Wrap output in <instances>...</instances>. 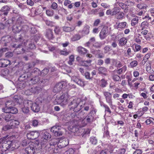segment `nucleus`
Segmentation results:
<instances>
[{
    "label": "nucleus",
    "mask_w": 154,
    "mask_h": 154,
    "mask_svg": "<svg viewBox=\"0 0 154 154\" xmlns=\"http://www.w3.org/2000/svg\"><path fill=\"white\" fill-rule=\"evenodd\" d=\"M82 103H81V100L79 98L74 99L69 103V105L73 109L75 112L79 111L82 107Z\"/></svg>",
    "instance_id": "f257e3e1"
},
{
    "label": "nucleus",
    "mask_w": 154,
    "mask_h": 154,
    "mask_svg": "<svg viewBox=\"0 0 154 154\" xmlns=\"http://www.w3.org/2000/svg\"><path fill=\"white\" fill-rule=\"evenodd\" d=\"M5 105V107L2 109L3 111L10 112L12 114H16L17 113V110L16 108L13 107L14 104L12 101L9 100L7 101Z\"/></svg>",
    "instance_id": "f03ea898"
},
{
    "label": "nucleus",
    "mask_w": 154,
    "mask_h": 154,
    "mask_svg": "<svg viewBox=\"0 0 154 154\" xmlns=\"http://www.w3.org/2000/svg\"><path fill=\"white\" fill-rule=\"evenodd\" d=\"M39 144V143L38 141L35 143H32L25 149L26 152L28 154H34L35 152V149L37 148V147Z\"/></svg>",
    "instance_id": "7ed1b4c3"
},
{
    "label": "nucleus",
    "mask_w": 154,
    "mask_h": 154,
    "mask_svg": "<svg viewBox=\"0 0 154 154\" xmlns=\"http://www.w3.org/2000/svg\"><path fill=\"white\" fill-rule=\"evenodd\" d=\"M68 97V94L67 93H64L55 100V103L56 102V104L66 105L67 104Z\"/></svg>",
    "instance_id": "20e7f679"
},
{
    "label": "nucleus",
    "mask_w": 154,
    "mask_h": 154,
    "mask_svg": "<svg viewBox=\"0 0 154 154\" xmlns=\"http://www.w3.org/2000/svg\"><path fill=\"white\" fill-rule=\"evenodd\" d=\"M23 20L21 17L18 18L15 25L13 27V31L15 33H18L21 30V25L23 24Z\"/></svg>",
    "instance_id": "39448f33"
},
{
    "label": "nucleus",
    "mask_w": 154,
    "mask_h": 154,
    "mask_svg": "<svg viewBox=\"0 0 154 154\" xmlns=\"http://www.w3.org/2000/svg\"><path fill=\"white\" fill-rule=\"evenodd\" d=\"M76 118H75V119ZM71 123L73 124L72 125L68 127V129L71 132L73 133H75L78 131H79L80 130L79 128V125H78L77 124H78L77 122V121L76 119H74L71 122Z\"/></svg>",
    "instance_id": "423d86ee"
},
{
    "label": "nucleus",
    "mask_w": 154,
    "mask_h": 154,
    "mask_svg": "<svg viewBox=\"0 0 154 154\" xmlns=\"http://www.w3.org/2000/svg\"><path fill=\"white\" fill-rule=\"evenodd\" d=\"M61 127L59 125H55L51 127V131L53 133L55 136L59 137L62 135V132L60 131Z\"/></svg>",
    "instance_id": "0eeeda50"
},
{
    "label": "nucleus",
    "mask_w": 154,
    "mask_h": 154,
    "mask_svg": "<svg viewBox=\"0 0 154 154\" xmlns=\"http://www.w3.org/2000/svg\"><path fill=\"white\" fill-rule=\"evenodd\" d=\"M66 83L65 82H62L57 84L54 88L53 91L54 93H57L61 91L63 88L65 87Z\"/></svg>",
    "instance_id": "6e6552de"
},
{
    "label": "nucleus",
    "mask_w": 154,
    "mask_h": 154,
    "mask_svg": "<svg viewBox=\"0 0 154 154\" xmlns=\"http://www.w3.org/2000/svg\"><path fill=\"white\" fill-rule=\"evenodd\" d=\"M25 103L29 104V106L33 112H37L39 111L40 107L36 103H33L31 101L27 100L25 101Z\"/></svg>",
    "instance_id": "1a4fd4ad"
},
{
    "label": "nucleus",
    "mask_w": 154,
    "mask_h": 154,
    "mask_svg": "<svg viewBox=\"0 0 154 154\" xmlns=\"http://www.w3.org/2000/svg\"><path fill=\"white\" fill-rule=\"evenodd\" d=\"M71 79L80 86L84 87L85 85V82L78 76H72Z\"/></svg>",
    "instance_id": "9d476101"
},
{
    "label": "nucleus",
    "mask_w": 154,
    "mask_h": 154,
    "mask_svg": "<svg viewBox=\"0 0 154 154\" xmlns=\"http://www.w3.org/2000/svg\"><path fill=\"white\" fill-rule=\"evenodd\" d=\"M4 112L2 113L0 116V119H3L6 121H9L13 118L10 112H6L3 111Z\"/></svg>",
    "instance_id": "9b49d317"
},
{
    "label": "nucleus",
    "mask_w": 154,
    "mask_h": 154,
    "mask_svg": "<svg viewBox=\"0 0 154 154\" xmlns=\"http://www.w3.org/2000/svg\"><path fill=\"white\" fill-rule=\"evenodd\" d=\"M39 133L36 131H33L28 132L27 134V137L29 139H35L39 135Z\"/></svg>",
    "instance_id": "f8f14e48"
},
{
    "label": "nucleus",
    "mask_w": 154,
    "mask_h": 154,
    "mask_svg": "<svg viewBox=\"0 0 154 154\" xmlns=\"http://www.w3.org/2000/svg\"><path fill=\"white\" fill-rule=\"evenodd\" d=\"M69 144V142L67 140H60L57 143L58 147L61 148L65 147Z\"/></svg>",
    "instance_id": "ddd939ff"
},
{
    "label": "nucleus",
    "mask_w": 154,
    "mask_h": 154,
    "mask_svg": "<svg viewBox=\"0 0 154 154\" xmlns=\"http://www.w3.org/2000/svg\"><path fill=\"white\" fill-rule=\"evenodd\" d=\"M10 8L7 5H5L3 6L1 9L0 11L3 12V13H1L0 15L1 16L4 15L5 16H7L10 11Z\"/></svg>",
    "instance_id": "4468645a"
},
{
    "label": "nucleus",
    "mask_w": 154,
    "mask_h": 154,
    "mask_svg": "<svg viewBox=\"0 0 154 154\" xmlns=\"http://www.w3.org/2000/svg\"><path fill=\"white\" fill-rule=\"evenodd\" d=\"M107 29L105 28H103L100 31L99 34L100 39H103L105 38L107 36Z\"/></svg>",
    "instance_id": "2eb2a0df"
},
{
    "label": "nucleus",
    "mask_w": 154,
    "mask_h": 154,
    "mask_svg": "<svg viewBox=\"0 0 154 154\" xmlns=\"http://www.w3.org/2000/svg\"><path fill=\"white\" fill-rule=\"evenodd\" d=\"M116 24L117 25L116 26V28L119 30L123 29L126 27H128L127 23L126 22H122L118 23H116Z\"/></svg>",
    "instance_id": "dca6fc26"
},
{
    "label": "nucleus",
    "mask_w": 154,
    "mask_h": 154,
    "mask_svg": "<svg viewBox=\"0 0 154 154\" xmlns=\"http://www.w3.org/2000/svg\"><path fill=\"white\" fill-rule=\"evenodd\" d=\"M10 61L7 60L1 59L0 60V67H6L10 64Z\"/></svg>",
    "instance_id": "f3484780"
},
{
    "label": "nucleus",
    "mask_w": 154,
    "mask_h": 154,
    "mask_svg": "<svg viewBox=\"0 0 154 154\" xmlns=\"http://www.w3.org/2000/svg\"><path fill=\"white\" fill-rule=\"evenodd\" d=\"M9 124L10 126L12 127V128H14L16 126L18 125L19 124V122L17 120L12 119L10 121Z\"/></svg>",
    "instance_id": "a211bd4d"
},
{
    "label": "nucleus",
    "mask_w": 154,
    "mask_h": 154,
    "mask_svg": "<svg viewBox=\"0 0 154 154\" xmlns=\"http://www.w3.org/2000/svg\"><path fill=\"white\" fill-rule=\"evenodd\" d=\"M62 28L63 31L66 32H69L73 31L75 29V26H74L70 27L64 26Z\"/></svg>",
    "instance_id": "6ab92c4d"
},
{
    "label": "nucleus",
    "mask_w": 154,
    "mask_h": 154,
    "mask_svg": "<svg viewBox=\"0 0 154 154\" xmlns=\"http://www.w3.org/2000/svg\"><path fill=\"white\" fill-rule=\"evenodd\" d=\"M77 50V51L79 54H86L87 52V50L86 49L81 46L78 47Z\"/></svg>",
    "instance_id": "aec40b11"
},
{
    "label": "nucleus",
    "mask_w": 154,
    "mask_h": 154,
    "mask_svg": "<svg viewBox=\"0 0 154 154\" xmlns=\"http://www.w3.org/2000/svg\"><path fill=\"white\" fill-rule=\"evenodd\" d=\"M45 35L49 39H52L53 38V32L51 29L47 30Z\"/></svg>",
    "instance_id": "412c9836"
},
{
    "label": "nucleus",
    "mask_w": 154,
    "mask_h": 154,
    "mask_svg": "<svg viewBox=\"0 0 154 154\" xmlns=\"http://www.w3.org/2000/svg\"><path fill=\"white\" fill-rule=\"evenodd\" d=\"M41 90V88L39 87H35L32 88L30 90L32 93L38 94Z\"/></svg>",
    "instance_id": "4be33fe9"
},
{
    "label": "nucleus",
    "mask_w": 154,
    "mask_h": 154,
    "mask_svg": "<svg viewBox=\"0 0 154 154\" xmlns=\"http://www.w3.org/2000/svg\"><path fill=\"white\" fill-rule=\"evenodd\" d=\"M30 106H29V104L25 103V101L24 102V107H23L22 109L23 112L24 113H27L28 112L29 110V109Z\"/></svg>",
    "instance_id": "5701e85b"
},
{
    "label": "nucleus",
    "mask_w": 154,
    "mask_h": 154,
    "mask_svg": "<svg viewBox=\"0 0 154 154\" xmlns=\"http://www.w3.org/2000/svg\"><path fill=\"white\" fill-rule=\"evenodd\" d=\"M78 124H77L78 125H79L80 127H83L86 125L87 122L84 118L82 121L79 120L77 121Z\"/></svg>",
    "instance_id": "b1692460"
},
{
    "label": "nucleus",
    "mask_w": 154,
    "mask_h": 154,
    "mask_svg": "<svg viewBox=\"0 0 154 154\" xmlns=\"http://www.w3.org/2000/svg\"><path fill=\"white\" fill-rule=\"evenodd\" d=\"M127 42V39L126 38L123 37L121 38L119 41V45L120 46L125 45Z\"/></svg>",
    "instance_id": "393cba45"
},
{
    "label": "nucleus",
    "mask_w": 154,
    "mask_h": 154,
    "mask_svg": "<svg viewBox=\"0 0 154 154\" xmlns=\"http://www.w3.org/2000/svg\"><path fill=\"white\" fill-rule=\"evenodd\" d=\"M117 3H118V5L120 7L124 10L125 12H127L128 9L127 8L128 7L127 5L122 2H118Z\"/></svg>",
    "instance_id": "a878e982"
},
{
    "label": "nucleus",
    "mask_w": 154,
    "mask_h": 154,
    "mask_svg": "<svg viewBox=\"0 0 154 154\" xmlns=\"http://www.w3.org/2000/svg\"><path fill=\"white\" fill-rule=\"evenodd\" d=\"M81 38V36L80 35L75 34L71 38V40L72 41H76L79 40Z\"/></svg>",
    "instance_id": "bb28decb"
},
{
    "label": "nucleus",
    "mask_w": 154,
    "mask_h": 154,
    "mask_svg": "<svg viewBox=\"0 0 154 154\" xmlns=\"http://www.w3.org/2000/svg\"><path fill=\"white\" fill-rule=\"evenodd\" d=\"M58 13L59 14L62 15L63 14L67 15L68 14V12L66 9L63 8H61L58 10Z\"/></svg>",
    "instance_id": "cd10ccee"
},
{
    "label": "nucleus",
    "mask_w": 154,
    "mask_h": 154,
    "mask_svg": "<svg viewBox=\"0 0 154 154\" xmlns=\"http://www.w3.org/2000/svg\"><path fill=\"white\" fill-rule=\"evenodd\" d=\"M139 21V17L138 16H136L131 20V25L132 26H134L138 23Z\"/></svg>",
    "instance_id": "c85d7f7f"
},
{
    "label": "nucleus",
    "mask_w": 154,
    "mask_h": 154,
    "mask_svg": "<svg viewBox=\"0 0 154 154\" xmlns=\"http://www.w3.org/2000/svg\"><path fill=\"white\" fill-rule=\"evenodd\" d=\"M90 27L88 25L85 26L83 28L82 32L85 34H88L89 32Z\"/></svg>",
    "instance_id": "c756f323"
},
{
    "label": "nucleus",
    "mask_w": 154,
    "mask_h": 154,
    "mask_svg": "<svg viewBox=\"0 0 154 154\" xmlns=\"http://www.w3.org/2000/svg\"><path fill=\"white\" fill-rule=\"evenodd\" d=\"M91 60L86 61L83 60L81 65L86 66H89L91 65Z\"/></svg>",
    "instance_id": "7c9ffc66"
},
{
    "label": "nucleus",
    "mask_w": 154,
    "mask_h": 154,
    "mask_svg": "<svg viewBox=\"0 0 154 154\" xmlns=\"http://www.w3.org/2000/svg\"><path fill=\"white\" fill-rule=\"evenodd\" d=\"M51 137V136L50 134L47 132H45L43 135V138L46 140L49 139Z\"/></svg>",
    "instance_id": "2f4dec72"
},
{
    "label": "nucleus",
    "mask_w": 154,
    "mask_h": 154,
    "mask_svg": "<svg viewBox=\"0 0 154 154\" xmlns=\"http://www.w3.org/2000/svg\"><path fill=\"white\" fill-rule=\"evenodd\" d=\"M46 13L47 15L49 17L53 16L54 14V11L51 9L46 10Z\"/></svg>",
    "instance_id": "473e14b6"
},
{
    "label": "nucleus",
    "mask_w": 154,
    "mask_h": 154,
    "mask_svg": "<svg viewBox=\"0 0 154 154\" xmlns=\"http://www.w3.org/2000/svg\"><path fill=\"white\" fill-rule=\"evenodd\" d=\"M21 26V31L23 32H26L29 30V27L28 25H23L22 24Z\"/></svg>",
    "instance_id": "72a5a7b5"
},
{
    "label": "nucleus",
    "mask_w": 154,
    "mask_h": 154,
    "mask_svg": "<svg viewBox=\"0 0 154 154\" xmlns=\"http://www.w3.org/2000/svg\"><path fill=\"white\" fill-rule=\"evenodd\" d=\"M59 53L60 55L64 56H67L69 54V52L66 49H64L63 50H60L59 51Z\"/></svg>",
    "instance_id": "f704fd0d"
},
{
    "label": "nucleus",
    "mask_w": 154,
    "mask_h": 154,
    "mask_svg": "<svg viewBox=\"0 0 154 154\" xmlns=\"http://www.w3.org/2000/svg\"><path fill=\"white\" fill-rule=\"evenodd\" d=\"M99 71V73L105 74L107 71L106 69L103 67H99L98 69Z\"/></svg>",
    "instance_id": "c9c22d12"
},
{
    "label": "nucleus",
    "mask_w": 154,
    "mask_h": 154,
    "mask_svg": "<svg viewBox=\"0 0 154 154\" xmlns=\"http://www.w3.org/2000/svg\"><path fill=\"white\" fill-rule=\"evenodd\" d=\"M85 119L87 122L88 123L92 121L93 117L90 114H89Z\"/></svg>",
    "instance_id": "e433bc0d"
},
{
    "label": "nucleus",
    "mask_w": 154,
    "mask_h": 154,
    "mask_svg": "<svg viewBox=\"0 0 154 154\" xmlns=\"http://www.w3.org/2000/svg\"><path fill=\"white\" fill-rule=\"evenodd\" d=\"M113 10L112 12V15H115L119 12L120 8L119 7H115L113 9Z\"/></svg>",
    "instance_id": "4c0bfd02"
},
{
    "label": "nucleus",
    "mask_w": 154,
    "mask_h": 154,
    "mask_svg": "<svg viewBox=\"0 0 154 154\" xmlns=\"http://www.w3.org/2000/svg\"><path fill=\"white\" fill-rule=\"evenodd\" d=\"M148 24L147 22L146 21H143L142 23L141 24V27L142 29L143 30L147 28L148 27Z\"/></svg>",
    "instance_id": "58836bf2"
},
{
    "label": "nucleus",
    "mask_w": 154,
    "mask_h": 154,
    "mask_svg": "<svg viewBox=\"0 0 154 154\" xmlns=\"http://www.w3.org/2000/svg\"><path fill=\"white\" fill-rule=\"evenodd\" d=\"M32 81L33 84H35L36 83H40V78L38 76H36L35 78L32 79L31 80Z\"/></svg>",
    "instance_id": "ea45409f"
},
{
    "label": "nucleus",
    "mask_w": 154,
    "mask_h": 154,
    "mask_svg": "<svg viewBox=\"0 0 154 154\" xmlns=\"http://www.w3.org/2000/svg\"><path fill=\"white\" fill-rule=\"evenodd\" d=\"M74 60V56L73 55H70L69 57V60L68 62V63L69 65H71L72 64V62Z\"/></svg>",
    "instance_id": "a19ab883"
},
{
    "label": "nucleus",
    "mask_w": 154,
    "mask_h": 154,
    "mask_svg": "<svg viewBox=\"0 0 154 154\" xmlns=\"http://www.w3.org/2000/svg\"><path fill=\"white\" fill-rule=\"evenodd\" d=\"M13 22L12 20L9 19L5 22V26H6L9 27L13 23Z\"/></svg>",
    "instance_id": "79ce46f5"
},
{
    "label": "nucleus",
    "mask_w": 154,
    "mask_h": 154,
    "mask_svg": "<svg viewBox=\"0 0 154 154\" xmlns=\"http://www.w3.org/2000/svg\"><path fill=\"white\" fill-rule=\"evenodd\" d=\"M117 14L116 18L118 19H122L124 16V13L122 12H120Z\"/></svg>",
    "instance_id": "37998d69"
},
{
    "label": "nucleus",
    "mask_w": 154,
    "mask_h": 154,
    "mask_svg": "<svg viewBox=\"0 0 154 154\" xmlns=\"http://www.w3.org/2000/svg\"><path fill=\"white\" fill-rule=\"evenodd\" d=\"M106 102L109 104L110 106L112 105V96L108 97L106 98Z\"/></svg>",
    "instance_id": "c03bdc74"
},
{
    "label": "nucleus",
    "mask_w": 154,
    "mask_h": 154,
    "mask_svg": "<svg viewBox=\"0 0 154 154\" xmlns=\"http://www.w3.org/2000/svg\"><path fill=\"white\" fill-rule=\"evenodd\" d=\"M137 7L140 9H146L147 6L143 4H139L137 5Z\"/></svg>",
    "instance_id": "a18cd8bd"
},
{
    "label": "nucleus",
    "mask_w": 154,
    "mask_h": 154,
    "mask_svg": "<svg viewBox=\"0 0 154 154\" xmlns=\"http://www.w3.org/2000/svg\"><path fill=\"white\" fill-rule=\"evenodd\" d=\"M74 151L72 148H70L63 154H74Z\"/></svg>",
    "instance_id": "49530a36"
},
{
    "label": "nucleus",
    "mask_w": 154,
    "mask_h": 154,
    "mask_svg": "<svg viewBox=\"0 0 154 154\" xmlns=\"http://www.w3.org/2000/svg\"><path fill=\"white\" fill-rule=\"evenodd\" d=\"M103 45V44L101 42H97L94 44L93 46L97 48H100Z\"/></svg>",
    "instance_id": "de8ad7c7"
},
{
    "label": "nucleus",
    "mask_w": 154,
    "mask_h": 154,
    "mask_svg": "<svg viewBox=\"0 0 154 154\" xmlns=\"http://www.w3.org/2000/svg\"><path fill=\"white\" fill-rule=\"evenodd\" d=\"M100 86L102 87H106L107 84L106 81L104 79H102L100 81Z\"/></svg>",
    "instance_id": "09e8293b"
},
{
    "label": "nucleus",
    "mask_w": 154,
    "mask_h": 154,
    "mask_svg": "<svg viewBox=\"0 0 154 154\" xmlns=\"http://www.w3.org/2000/svg\"><path fill=\"white\" fill-rule=\"evenodd\" d=\"M138 64V62L136 60H134L131 62L130 63V66L132 68H133L136 66Z\"/></svg>",
    "instance_id": "8fccbe9b"
},
{
    "label": "nucleus",
    "mask_w": 154,
    "mask_h": 154,
    "mask_svg": "<svg viewBox=\"0 0 154 154\" xmlns=\"http://www.w3.org/2000/svg\"><path fill=\"white\" fill-rule=\"evenodd\" d=\"M58 142V140L57 139H54L50 143V145L51 146H52V147H54V146L55 145H56Z\"/></svg>",
    "instance_id": "3c124183"
},
{
    "label": "nucleus",
    "mask_w": 154,
    "mask_h": 154,
    "mask_svg": "<svg viewBox=\"0 0 154 154\" xmlns=\"http://www.w3.org/2000/svg\"><path fill=\"white\" fill-rule=\"evenodd\" d=\"M90 141L91 143L94 145L96 144L97 142V140L95 138V137H94L90 138Z\"/></svg>",
    "instance_id": "603ef678"
},
{
    "label": "nucleus",
    "mask_w": 154,
    "mask_h": 154,
    "mask_svg": "<svg viewBox=\"0 0 154 154\" xmlns=\"http://www.w3.org/2000/svg\"><path fill=\"white\" fill-rule=\"evenodd\" d=\"M113 79L115 81H119L121 80L120 77L118 75H114L113 76Z\"/></svg>",
    "instance_id": "864d4df0"
},
{
    "label": "nucleus",
    "mask_w": 154,
    "mask_h": 154,
    "mask_svg": "<svg viewBox=\"0 0 154 154\" xmlns=\"http://www.w3.org/2000/svg\"><path fill=\"white\" fill-rule=\"evenodd\" d=\"M54 31L55 33L57 34H59L60 32V28L58 26H55Z\"/></svg>",
    "instance_id": "5fc2aeb1"
},
{
    "label": "nucleus",
    "mask_w": 154,
    "mask_h": 154,
    "mask_svg": "<svg viewBox=\"0 0 154 154\" xmlns=\"http://www.w3.org/2000/svg\"><path fill=\"white\" fill-rule=\"evenodd\" d=\"M45 23L47 25L51 26H53L54 24L53 22L48 20H46L45 21Z\"/></svg>",
    "instance_id": "6e6d98bb"
},
{
    "label": "nucleus",
    "mask_w": 154,
    "mask_h": 154,
    "mask_svg": "<svg viewBox=\"0 0 154 154\" xmlns=\"http://www.w3.org/2000/svg\"><path fill=\"white\" fill-rule=\"evenodd\" d=\"M146 69L148 72L150 73H152V70L151 69V65H149L146 67Z\"/></svg>",
    "instance_id": "4d7b16f0"
},
{
    "label": "nucleus",
    "mask_w": 154,
    "mask_h": 154,
    "mask_svg": "<svg viewBox=\"0 0 154 154\" xmlns=\"http://www.w3.org/2000/svg\"><path fill=\"white\" fill-rule=\"evenodd\" d=\"M12 127L10 126V124L8 125H5L3 128V130L4 131H6L8 129H12Z\"/></svg>",
    "instance_id": "13d9d810"
},
{
    "label": "nucleus",
    "mask_w": 154,
    "mask_h": 154,
    "mask_svg": "<svg viewBox=\"0 0 154 154\" xmlns=\"http://www.w3.org/2000/svg\"><path fill=\"white\" fill-rule=\"evenodd\" d=\"M52 148L54 149V153H58L59 151V150L60 149L59 147H58L57 145V146L56 147H55V146L54 147H52Z\"/></svg>",
    "instance_id": "bf43d9fd"
},
{
    "label": "nucleus",
    "mask_w": 154,
    "mask_h": 154,
    "mask_svg": "<svg viewBox=\"0 0 154 154\" xmlns=\"http://www.w3.org/2000/svg\"><path fill=\"white\" fill-rule=\"evenodd\" d=\"M143 14V12L142 10L139 11H136L135 12V14L138 16H141Z\"/></svg>",
    "instance_id": "052dcab7"
},
{
    "label": "nucleus",
    "mask_w": 154,
    "mask_h": 154,
    "mask_svg": "<svg viewBox=\"0 0 154 154\" xmlns=\"http://www.w3.org/2000/svg\"><path fill=\"white\" fill-rule=\"evenodd\" d=\"M51 8L54 10H56L57 8V4L55 2H53L51 5Z\"/></svg>",
    "instance_id": "680f3d73"
},
{
    "label": "nucleus",
    "mask_w": 154,
    "mask_h": 154,
    "mask_svg": "<svg viewBox=\"0 0 154 154\" xmlns=\"http://www.w3.org/2000/svg\"><path fill=\"white\" fill-rule=\"evenodd\" d=\"M73 16L72 14H70L66 17L67 20L71 21L73 19Z\"/></svg>",
    "instance_id": "e2e57ef3"
},
{
    "label": "nucleus",
    "mask_w": 154,
    "mask_h": 154,
    "mask_svg": "<svg viewBox=\"0 0 154 154\" xmlns=\"http://www.w3.org/2000/svg\"><path fill=\"white\" fill-rule=\"evenodd\" d=\"M125 149L124 148H122L119 150V154H124L125 152Z\"/></svg>",
    "instance_id": "0e129e2a"
},
{
    "label": "nucleus",
    "mask_w": 154,
    "mask_h": 154,
    "mask_svg": "<svg viewBox=\"0 0 154 154\" xmlns=\"http://www.w3.org/2000/svg\"><path fill=\"white\" fill-rule=\"evenodd\" d=\"M32 125L34 126H36L38 124V121L37 120H33L32 121Z\"/></svg>",
    "instance_id": "69168bd1"
},
{
    "label": "nucleus",
    "mask_w": 154,
    "mask_h": 154,
    "mask_svg": "<svg viewBox=\"0 0 154 154\" xmlns=\"http://www.w3.org/2000/svg\"><path fill=\"white\" fill-rule=\"evenodd\" d=\"M27 3L28 5H29L31 6H32L34 4V2L31 0H27Z\"/></svg>",
    "instance_id": "338daca9"
},
{
    "label": "nucleus",
    "mask_w": 154,
    "mask_h": 154,
    "mask_svg": "<svg viewBox=\"0 0 154 154\" xmlns=\"http://www.w3.org/2000/svg\"><path fill=\"white\" fill-rule=\"evenodd\" d=\"M142 153V150L141 149H138L135 151L133 154H141Z\"/></svg>",
    "instance_id": "774afa93"
}]
</instances>
